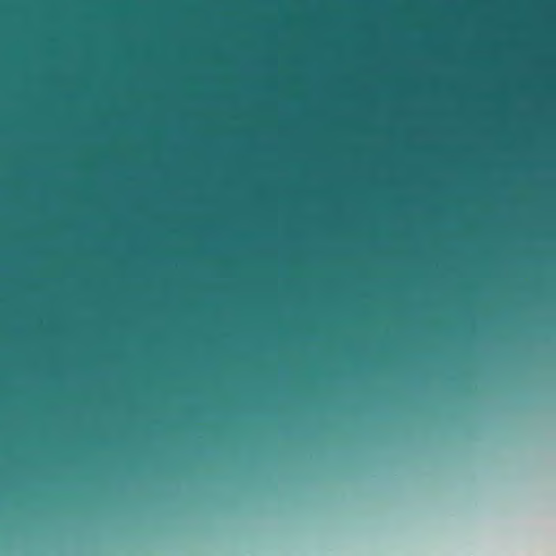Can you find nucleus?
<instances>
[{"label": "nucleus", "instance_id": "f257e3e1", "mask_svg": "<svg viewBox=\"0 0 556 556\" xmlns=\"http://www.w3.org/2000/svg\"><path fill=\"white\" fill-rule=\"evenodd\" d=\"M140 290L141 291L143 290V282L142 281L140 282Z\"/></svg>", "mask_w": 556, "mask_h": 556}, {"label": "nucleus", "instance_id": "f03ea898", "mask_svg": "<svg viewBox=\"0 0 556 556\" xmlns=\"http://www.w3.org/2000/svg\"><path fill=\"white\" fill-rule=\"evenodd\" d=\"M140 290L141 291L143 290V282L142 281L140 282Z\"/></svg>", "mask_w": 556, "mask_h": 556}, {"label": "nucleus", "instance_id": "7ed1b4c3", "mask_svg": "<svg viewBox=\"0 0 556 556\" xmlns=\"http://www.w3.org/2000/svg\"><path fill=\"white\" fill-rule=\"evenodd\" d=\"M140 290L141 291L143 290V282L142 281L140 282Z\"/></svg>", "mask_w": 556, "mask_h": 556}, {"label": "nucleus", "instance_id": "20e7f679", "mask_svg": "<svg viewBox=\"0 0 556 556\" xmlns=\"http://www.w3.org/2000/svg\"><path fill=\"white\" fill-rule=\"evenodd\" d=\"M140 314H143V306H140Z\"/></svg>", "mask_w": 556, "mask_h": 556}, {"label": "nucleus", "instance_id": "39448f33", "mask_svg": "<svg viewBox=\"0 0 556 556\" xmlns=\"http://www.w3.org/2000/svg\"><path fill=\"white\" fill-rule=\"evenodd\" d=\"M140 314H143V306H140Z\"/></svg>", "mask_w": 556, "mask_h": 556}, {"label": "nucleus", "instance_id": "423d86ee", "mask_svg": "<svg viewBox=\"0 0 556 556\" xmlns=\"http://www.w3.org/2000/svg\"><path fill=\"white\" fill-rule=\"evenodd\" d=\"M140 314H143V306H140Z\"/></svg>", "mask_w": 556, "mask_h": 556}, {"label": "nucleus", "instance_id": "0eeeda50", "mask_svg": "<svg viewBox=\"0 0 556 556\" xmlns=\"http://www.w3.org/2000/svg\"><path fill=\"white\" fill-rule=\"evenodd\" d=\"M140 12H141V13L143 12V9H142V8L140 9Z\"/></svg>", "mask_w": 556, "mask_h": 556}, {"label": "nucleus", "instance_id": "6e6552de", "mask_svg": "<svg viewBox=\"0 0 556 556\" xmlns=\"http://www.w3.org/2000/svg\"><path fill=\"white\" fill-rule=\"evenodd\" d=\"M140 53H141V54L143 53V50H142V49L140 50Z\"/></svg>", "mask_w": 556, "mask_h": 556}, {"label": "nucleus", "instance_id": "1a4fd4ad", "mask_svg": "<svg viewBox=\"0 0 556 556\" xmlns=\"http://www.w3.org/2000/svg\"><path fill=\"white\" fill-rule=\"evenodd\" d=\"M140 71H141V72L143 71V67H142V66L140 67Z\"/></svg>", "mask_w": 556, "mask_h": 556}, {"label": "nucleus", "instance_id": "9d476101", "mask_svg": "<svg viewBox=\"0 0 556 556\" xmlns=\"http://www.w3.org/2000/svg\"><path fill=\"white\" fill-rule=\"evenodd\" d=\"M140 131H141V132L143 131V128H142V127L140 128Z\"/></svg>", "mask_w": 556, "mask_h": 556}, {"label": "nucleus", "instance_id": "9b49d317", "mask_svg": "<svg viewBox=\"0 0 556 556\" xmlns=\"http://www.w3.org/2000/svg\"><path fill=\"white\" fill-rule=\"evenodd\" d=\"M140 151H141V152L143 151V148H142V147L140 148Z\"/></svg>", "mask_w": 556, "mask_h": 556}, {"label": "nucleus", "instance_id": "f8f14e48", "mask_svg": "<svg viewBox=\"0 0 556 556\" xmlns=\"http://www.w3.org/2000/svg\"><path fill=\"white\" fill-rule=\"evenodd\" d=\"M140 177H141V178L143 177V174H142V173L140 174Z\"/></svg>", "mask_w": 556, "mask_h": 556}, {"label": "nucleus", "instance_id": "ddd939ff", "mask_svg": "<svg viewBox=\"0 0 556 556\" xmlns=\"http://www.w3.org/2000/svg\"><path fill=\"white\" fill-rule=\"evenodd\" d=\"M140 210H141V211L143 210V206H142V205L140 206Z\"/></svg>", "mask_w": 556, "mask_h": 556}]
</instances>
